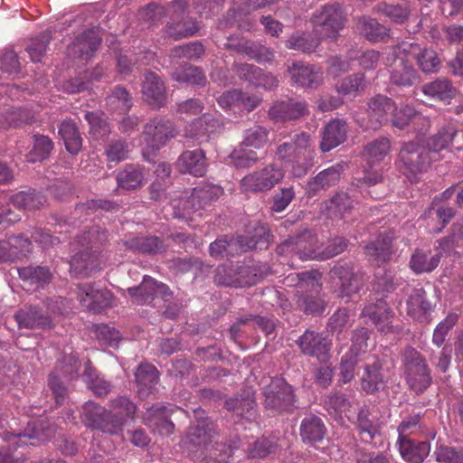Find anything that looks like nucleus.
Wrapping results in <instances>:
<instances>
[{
  "label": "nucleus",
  "mask_w": 463,
  "mask_h": 463,
  "mask_svg": "<svg viewBox=\"0 0 463 463\" xmlns=\"http://www.w3.org/2000/svg\"><path fill=\"white\" fill-rule=\"evenodd\" d=\"M316 151L311 135L307 132L295 134L289 140L277 146L275 156L285 165L294 177L307 175L314 165Z\"/></svg>",
  "instance_id": "nucleus-1"
},
{
  "label": "nucleus",
  "mask_w": 463,
  "mask_h": 463,
  "mask_svg": "<svg viewBox=\"0 0 463 463\" xmlns=\"http://www.w3.org/2000/svg\"><path fill=\"white\" fill-rule=\"evenodd\" d=\"M310 238V232H305L302 234L290 236L283 243L278 246L277 252L280 255H297L302 260L313 259L327 260L344 252L348 245V241L345 238L335 237L328 242L323 251L317 252L315 250L307 247V241Z\"/></svg>",
  "instance_id": "nucleus-2"
},
{
  "label": "nucleus",
  "mask_w": 463,
  "mask_h": 463,
  "mask_svg": "<svg viewBox=\"0 0 463 463\" xmlns=\"http://www.w3.org/2000/svg\"><path fill=\"white\" fill-rule=\"evenodd\" d=\"M405 380L410 389L422 393L432 383L431 370L424 356L413 347L408 346L402 354Z\"/></svg>",
  "instance_id": "nucleus-3"
},
{
  "label": "nucleus",
  "mask_w": 463,
  "mask_h": 463,
  "mask_svg": "<svg viewBox=\"0 0 463 463\" xmlns=\"http://www.w3.org/2000/svg\"><path fill=\"white\" fill-rule=\"evenodd\" d=\"M310 21L322 38L335 40L345 27V14L342 5L334 2L317 8Z\"/></svg>",
  "instance_id": "nucleus-4"
},
{
  "label": "nucleus",
  "mask_w": 463,
  "mask_h": 463,
  "mask_svg": "<svg viewBox=\"0 0 463 463\" xmlns=\"http://www.w3.org/2000/svg\"><path fill=\"white\" fill-rule=\"evenodd\" d=\"M81 419L88 428L103 433L118 435L122 431L123 418L113 416L110 410L91 401L82 406Z\"/></svg>",
  "instance_id": "nucleus-5"
},
{
  "label": "nucleus",
  "mask_w": 463,
  "mask_h": 463,
  "mask_svg": "<svg viewBox=\"0 0 463 463\" xmlns=\"http://www.w3.org/2000/svg\"><path fill=\"white\" fill-rule=\"evenodd\" d=\"M430 152L414 142L403 145L399 153L397 165L409 179L425 172L430 165Z\"/></svg>",
  "instance_id": "nucleus-6"
},
{
  "label": "nucleus",
  "mask_w": 463,
  "mask_h": 463,
  "mask_svg": "<svg viewBox=\"0 0 463 463\" xmlns=\"http://www.w3.org/2000/svg\"><path fill=\"white\" fill-rule=\"evenodd\" d=\"M222 193L223 189L220 185L203 184L194 187L184 198L174 200L173 206L183 214L196 213L217 201Z\"/></svg>",
  "instance_id": "nucleus-7"
},
{
  "label": "nucleus",
  "mask_w": 463,
  "mask_h": 463,
  "mask_svg": "<svg viewBox=\"0 0 463 463\" xmlns=\"http://www.w3.org/2000/svg\"><path fill=\"white\" fill-rule=\"evenodd\" d=\"M264 406L267 410L280 413L290 411L296 402L291 385L282 378H273L264 387Z\"/></svg>",
  "instance_id": "nucleus-8"
},
{
  "label": "nucleus",
  "mask_w": 463,
  "mask_h": 463,
  "mask_svg": "<svg viewBox=\"0 0 463 463\" xmlns=\"http://www.w3.org/2000/svg\"><path fill=\"white\" fill-rule=\"evenodd\" d=\"M284 175L283 168L272 163L244 176L241 184L247 192H265L280 183Z\"/></svg>",
  "instance_id": "nucleus-9"
},
{
  "label": "nucleus",
  "mask_w": 463,
  "mask_h": 463,
  "mask_svg": "<svg viewBox=\"0 0 463 463\" xmlns=\"http://www.w3.org/2000/svg\"><path fill=\"white\" fill-rule=\"evenodd\" d=\"M309 114L307 103L301 99L286 98L272 103L268 111L270 120L275 123L296 121Z\"/></svg>",
  "instance_id": "nucleus-10"
},
{
  "label": "nucleus",
  "mask_w": 463,
  "mask_h": 463,
  "mask_svg": "<svg viewBox=\"0 0 463 463\" xmlns=\"http://www.w3.org/2000/svg\"><path fill=\"white\" fill-rule=\"evenodd\" d=\"M173 123L163 118H154L146 124L143 130L144 139L152 152L158 151L175 136Z\"/></svg>",
  "instance_id": "nucleus-11"
},
{
  "label": "nucleus",
  "mask_w": 463,
  "mask_h": 463,
  "mask_svg": "<svg viewBox=\"0 0 463 463\" xmlns=\"http://www.w3.org/2000/svg\"><path fill=\"white\" fill-rule=\"evenodd\" d=\"M333 280L334 291L340 298L350 297L358 292L362 287V281L358 274L354 272L352 266L348 264L336 265L330 270Z\"/></svg>",
  "instance_id": "nucleus-12"
},
{
  "label": "nucleus",
  "mask_w": 463,
  "mask_h": 463,
  "mask_svg": "<svg viewBox=\"0 0 463 463\" xmlns=\"http://www.w3.org/2000/svg\"><path fill=\"white\" fill-rule=\"evenodd\" d=\"M78 298L88 310L100 313L111 306L112 294L95 284L84 283L78 287Z\"/></svg>",
  "instance_id": "nucleus-13"
},
{
  "label": "nucleus",
  "mask_w": 463,
  "mask_h": 463,
  "mask_svg": "<svg viewBox=\"0 0 463 463\" xmlns=\"http://www.w3.org/2000/svg\"><path fill=\"white\" fill-rule=\"evenodd\" d=\"M288 71L293 84L302 88L317 89L324 81V73L320 68L302 61L293 62Z\"/></svg>",
  "instance_id": "nucleus-14"
},
{
  "label": "nucleus",
  "mask_w": 463,
  "mask_h": 463,
  "mask_svg": "<svg viewBox=\"0 0 463 463\" xmlns=\"http://www.w3.org/2000/svg\"><path fill=\"white\" fill-rule=\"evenodd\" d=\"M297 344L305 355L316 357L320 361H325L328 357L331 343L322 334L306 330Z\"/></svg>",
  "instance_id": "nucleus-15"
},
{
  "label": "nucleus",
  "mask_w": 463,
  "mask_h": 463,
  "mask_svg": "<svg viewBox=\"0 0 463 463\" xmlns=\"http://www.w3.org/2000/svg\"><path fill=\"white\" fill-rule=\"evenodd\" d=\"M143 99L153 108L164 107L166 100L165 86L160 76L153 71L144 75L142 82Z\"/></svg>",
  "instance_id": "nucleus-16"
},
{
  "label": "nucleus",
  "mask_w": 463,
  "mask_h": 463,
  "mask_svg": "<svg viewBox=\"0 0 463 463\" xmlns=\"http://www.w3.org/2000/svg\"><path fill=\"white\" fill-rule=\"evenodd\" d=\"M214 433L213 423L203 420L202 425L199 423L189 428L182 444L189 452H195L207 448L213 441Z\"/></svg>",
  "instance_id": "nucleus-17"
},
{
  "label": "nucleus",
  "mask_w": 463,
  "mask_h": 463,
  "mask_svg": "<svg viewBox=\"0 0 463 463\" xmlns=\"http://www.w3.org/2000/svg\"><path fill=\"white\" fill-rule=\"evenodd\" d=\"M395 103L384 95H376L368 101L369 123L367 128L376 129L389 120V115L394 112Z\"/></svg>",
  "instance_id": "nucleus-18"
},
{
  "label": "nucleus",
  "mask_w": 463,
  "mask_h": 463,
  "mask_svg": "<svg viewBox=\"0 0 463 463\" xmlns=\"http://www.w3.org/2000/svg\"><path fill=\"white\" fill-rule=\"evenodd\" d=\"M102 269L99 254L79 249L70 261L71 273L77 278L89 277Z\"/></svg>",
  "instance_id": "nucleus-19"
},
{
  "label": "nucleus",
  "mask_w": 463,
  "mask_h": 463,
  "mask_svg": "<svg viewBox=\"0 0 463 463\" xmlns=\"http://www.w3.org/2000/svg\"><path fill=\"white\" fill-rule=\"evenodd\" d=\"M14 319L19 328L36 329L51 327L52 323L49 315L36 306H27L20 308L14 314Z\"/></svg>",
  "instance_id": "nucleus-20"
},
{
  "label": "nucleus",
  "mask_w": 463,
  "mask_h": 463,
  "mask_svg": "<svg viewBox=\"0 0 463 463\" xmlns=\"http://www.w3.org/2000/svg\"><path fill=\"white\" fill-rule=\"evenodd\" d=\"M225 407L236 415L251 420L256 414L255 391L251 387L242 389L237 396L225 401Z\"/></svg>",
  "instance_id": "nucleus-21"
},
{
  "label": "nucleus",
  "mask_w": 463,
  "mask_h": 463,
  "mask_svg": "<svg viewBox=\"0 0 463 463\" xmlns=\"http://www.w3.org/2000/svg\"><path fill=\"white\" fill-rule=\"evenodd\" d=\"M347 126L342 119L329 121L321 132L320 149L322 152H329L341 145L346 139Z\"/></svg>",
  "instance_id": "nucleus-22"
},
{
  "label": "nucleus",
  "mask_w": 463,
  "mask_h": 463,
  "mask_svg": "<svg viewBox=\"0 0 463 463\" xmlns=\"http://www.w3.org/2000/svg\"><path fill=\"white\" fill-rule=\"evenodd\" d=\"M176 167L182 174L203 176L207 169L204 152L202 149L183 152L176 161Z\"/></svg>",
  "instance_id": "nucleus-23"
},
{
  "label": "nucleus",
  "mask_w": 463,
  "mask_h": 463,
  "mask_svg": "<svg viewBox=\"0 0 463 463\" xmlns=\"http://www.w3.org/2000/svg\"><path fill=\"white\" fill-rule=\"evenodd\" d=\"M387 379L383 373V364L375 361L372 364L364 367L361 377V387L368 394H374L383 391L386 386Z\"/></svg>",
  "instance_id": "nucleus-24"
},
{
  "label": "nucleus",
  "mask_w": 463,
  "mask_h": 463,
  "mask_svg": "<svg viewBox=\"0 0 463 463\" xmlns=\"http://www.w3.org/2000/svg\"><path fill=\"white\" fill-rule=\"evenodd\" d=\"M362 316L368 317L377 326L378 330L385 334L393 333L398 327L393 326L389 322L391 310L383 299H380L375 304L365 306L362 311Z\"/></svg>",
  "instance_id": "nucleus-25"
},
{
  "label": "nucleus",
  "mask_w": 463,
  "mask_h": 463,
  "mask_svg": "<svg viewBox=\"0 0 463 463\" xmlns=\"http://www.w3.org/2000/svg\"><path fill=\"white\" fill-rule=\"evenodd\" d=\"M169 411L161 404H155L146 410L145 420L152 431H157L160 435H169L173 433L175 425L168 419Z\"/></svg>",
  "instance_id": "nucleus-26"
},
{
  "label": "nucleus",
  "mask_w": 463,
  "mask_h": 463,
  "mask_svg": "<svg viewBox=\"0 0 463 463\" xmlns=\"http://www.w3.org/2000/svg\"><path fill=\"white\" fill-rule=\"evenodd\" d=\"M431 303L427 298L426 291L422 288H413L407 300V313L414 320L427 322Z\"/></svg>",
  "instance_id": "nucleus-27"
},
{
  "label": "nucleus",
  "mask_w": 463,
  "mask_h": 463,
  "mask_svg": "<svg viewBox=\"0 0 463 463\" xmlns=\"http://www.w3.org/2000/svg\"><path fill=\"white\" fill-rule=\"evenodd\" d=\"M342 172L343 165L340 164L319 172L314 178L308 181L307 184V193L310 195H315L322 190L335 185L340 180Z\"/></svg>",
  "instance_id": "nucleus-28"
},
{
  "label": "nucleus",
  "mask_w": 463,
  "mask_h": 463,
  "mask_svg": "<svg viewBox=\"0 0 463 463\" xmlns=\"http://www.w3.org/2000/svg\"><path fill=\"white\" fill-rule=\"evenodd\" d=\"M124 243L133 251L148 255L162 254L168 247L165 240L157 236L133 237Z\"/></svg>",
  "instance_id": "nucleus-29"
},
{
  "label": "nucleus",
  "mask_w": 463,
  "mask_h": 463,
  "mask_svg": "<svg viewBox=\"0 0 463 463\" xmlns=\"http://www.w3.org/2000/svg\"><path fill=\"white\" fill-rule=\"evenodd\" d=\"M364 251L369 260L376 265L387 262L392 254V237L379 235L365 246Z\"/></svg>",
  "instance_id": "nucleus-30"
},
{
  "label": "nucleus",
  "mask_w": 463,
  "mask_h": 463,
  "mask_svg": "<svg viewBox=\"0 0 463 463\" xmlns=\"http://www.w3.org/2000/svg\"><path fill=\"white\" fill-rule=\"evenodd\" d=\"M137 393L141 399L147 398L158 383V372L150 364H141L135 373Z\"/></svg>",
  "instance_id": "nucleus-31"
},
{
  "label": "nucleus",
  "mask_w": 463,
  "mask_h": 463,
  "mask_svg": "<svg viewBox=\"0 0 463 463\" xmlns=\"http://www.w3.org/2000/svg\"><path fill=\"white\" fill-rule=\"evenodd\" d=\"M221 126L220 119L203 114V117L194 119L185 127L184 136L197 140L203 139L209 134L215 132Z\"/></svg>",
  "instance_id": "nucleus-32"
},
{
  "label": "nucleus",
  "mask_w": 463,
  "mask_h": 463,
  "mask_svg": "<svg viewBox=\"0 0 463 463\" xmlns=\"http://www.w3.org/2000/svg\"><path fill=\"white\" fill-rule=\"evenodd\" d=\"M418 79V73L412 64L402 57L395 60L391 71V82L399 87H411Z\"/></svg>",
  "instance_id": "nucleus-33"
},
{
  "label": "nucleus",
  "mask_w": 463,
  "mask_h": 463,
  "mask_svg": "<svg viewBox=\"0 0 463 463\" xmlns=\"http://www.w3.org/2000/svg\"><path fill=\"white\" fill-rule=\"evenodd\" d=\"M398 444L402 458L410 463H421L430 450V446L426 441L402 439Z\"/></svg>",
  "instance_id": "nucleus-34"
},
{
  "label": "nucleus",
  "mask_w": 463,
  "mask_h": 463,
  "mask_svg": "<svg viewBox=\"0 0 463 463\" xmlns=\"http://www.w3.org/2000/svg\"><path fill=\"white\" fill-rule=\"evenodd\" d=\"M108 233L99 226H94L77 236L76 243L82 250L99 254V249L107 242Z\"/></svg>",
  "instance_id": "nucleus-35"
},
{
  "label": "nucleus",
  "mask_w": 463,
  "mask_h": 463,
  "mask_svg": "<svg viewBox=\"0 0 463 463\" xmlns=\"http://www.w3.org/2000/svg\"><path fill=\"white\" fill-rule=\"evenodd\" d=\"M317 34L319 33L317 31L316 33H294L286 41V47L304 53H311L320 44L322 37Z\"/></svg>",
  "instance_id": "nucleus-36"
},
{
  "label": "nucleus",
  "mask_w": 463,
  "mask_h": 463,
  "mask_svg": "<svg viewBox=\"0 0 463 463\" xmlns=\"http://www.w3.org/2000/svg\"><path fill=\"white\" fill-rule=\"evenodd\" d=\"M326 427L322 420L316 415H307L301 421L300 436L304 442L315 443L323 439Z\"/></svg>",
  "instance_id": "nucleus-37"
},
{
  "label": "nucleus",
  "mask_w": 463,
  "mask_h": 463,
  "mask_svg": "<svg viewBox=\"0 0 463 463\" xmlns=\"http://www.w3.org/2000/svg\"><path fill=\"white\" fill-rule=\"evenodd\" d=\"M200 30V24L195 18L186 15L175 22H169L166 33L175 40H181L195 35Z\"/></svg>",
  "instance_id": "nucleus-38"
},
{
  "label": "nucleus",
  "mask_w": 463,
  "mask_h": 463,
  "mask_svg": "<svg viewBox=\"0 0 463 463\" xmlns=\"http://www.w3.org/2000/svg\"><path fill=\"white\" fill-rule=\"evenodd\" d=\"M65 147L71 155L78 154L82 147V137L75 122L71 119L62 121L59 128Z\"/></svg>",
  "instance_id": "nucleus-39"
},
{
  "label": "nucleus",
  "mask_w": 463,
  "mask_h": 463,
  "mask_svg": "<svg viewBox=\"0 0 463 463\" xmlns=\"http://www.w3.org/2000/svg\"><path fill=\"white\" fill-rule=\"evenodd\" d=\"M358 198L355 196V190L349 189L348 192H339L331 198L327 208L335 216L343 218L357 203Z\"/></svg>",
  "instance_id": "nucleus-40"
},
{
  "label": "nucleus",
  "mask_w": 463,
  "mask_h": 463,
  "mask_svg": "<svg viewBox=\"0 0 463 463\" xmlns=\"http://www.w3.org/2000/svg\"><path fill=\"white\" fill-rule=\"evenodd\" d=\"M440 253L433 254L430 250H417L411 258L410 267L417 274L431 272L440 261Z\"/></svg>",
  "instance_id": "nucleus-41"
},
{
  "label": "nucleus",
  "mask_w": 463,
  "mask_h": 463,
  "mask_svg": "<svg viewBox=\"0 0 463 463\" xmlns=\"http://www.w3.org/2000/svg\"><path fill=\"white\" fill-rule=\"evenodd\" d=\"M100 43L101 36L98 30H87L77 37L75 52H79L81 58L89 59L98 50Z\"/></svg>",
  "instance_id": "nucleus-42"
},
{
  "label": "nucleus",
  "mask_w": 463,
  "mask_h": 463,
  "mask_svg": "<svg viewBox=\"0 0 463 463\" xmlns=\"http://www.w3.org/2000/svg\"><path fill=\"white\" fill-rule=\"evenodd\" d=\"M20 279L29 285L43 288L52 280V273L46 267H23L18 269Z\"/></svg>",
  "instance_id": "nucleus-43"
},
{
  "label": "nucleus",
  "mask_w": 463,
  "mask_h": 463,
  "mask_svg": "<svg viewBox=\"0 0 463 463\" xmlns=\"http://www.w3.org/2000/svg\"><path fill=\"white\" fill-rule=\"evenodd\" d=\"M11 203L19 210H35L43 206L46 197L35 190L21 191L10 198Z\"/></svg>",
  "instance_id": "nucleus-44"
},
{
  "label": "nucleus",
  "mask_w": 463,
  "mask_h": 463,
  "mask_svg": "<svg viewBox=\"0 0 463 463\" xmlns=\"http://www.w3.org/2000/svg\"><path fill=\"white\" fill-rule=\"evenodd\" d=\"M458 134L457 128L452 124L441 127L439 131L429 138L427 146L430 153H439L447 149L452 144Z\"/></svg>",
  "instance_id": "nucleus-45"
},
{
  "label": "nucleus",
  "mask_w": 463,
  "mask_h": 463,
  "mask_svg": "<svg viewBox=\"0 0 463 463\" xmlns=\"http://www.w3.org/2000/svg\"><path fill=\"white\" fill-rule=\"evenodd\" d=\"M33 117V112L30 109L10 107L1 113L0 124L4 128H16L23 124L32 123Z\"/></svg>",
  "instance_id": "nucleus-46"
},
{
  "label": "nucleus",
  "mask_w": 463,
  "mask_h": 463,
  "mask_svg": "<svg viewBox=\"0 0 463 463\" xmlns=\"http://www.w3.org/2000/svg\"><path fill=\"white\" fill-rule=\"evenodd\" d=\"M374 11L396 24H403L411 14L410 6L405 2L398 4L379 3L375 5Z\"/></svg>",
  "instance_id": "nucleus-47"
},
{
  "label": "nucleus",
  "mask_w": 463,
  "mask_h": 463,
  "mask_svg": "<svg viewBox=\"0 0 463 463\" xmlns=\"http://www.w3.org/2000/svg\"><path fill=\"white\" fill-rule=\"evenodd\" d=\"M106 106L110 111L126 113L132 107V99L125 88L118 85L107 96Z\"/></svg>",
  "instance_id": "nucleus-48"
},
{
  "label": "nucleus",
  "mask_w": 463,
  "mask_h": 463,
  "mask_svg": "<svg viewBox=\"0 0 463 463\" xmlns=\"http://www.w3.org/2000/svg\"><path fill=\"white\" fill-rule=\"evenodd\" d=\"M390 148V140L386 137H379L364 146V155L369 164L375 165L389 157Z\"/></svg>",
  "instance_id": "nucleus-49"
},
{
  "label": "nucleus",
  "mask_w": 463,
  "mask_h": 463,
  "mask_svg": "<svg viewBox=\"0 0 463 463\" xmlns=\"http://www.w3.org/2000/svg\"><path fill=\"white\" fill-rule=\"evenodd\" d=\"M144 173L141 167L128 165L118 174L117 182L120 188L136 190L143 184Z\"/></svg>",
  "instance_id": "nucleus-50"
},
{
  "label": "nucleus",
  "mask_w": 463,
  "mask_h": 463,
  "mask_svg": "<svg viewBox=\"0 0 463 463\" xmlns=\"http://www.w3.org/2000/svg\"><path fill=\"white\" fill-rule=\"evenodd\" d=\"M361 33L370 42H382L388 37L389 30L375 19L363 16L358 20Z\"/></svg>",
  "instance_id": "nucleus-51"
},
{
  "label": "nucleus",
  "mask_w": 463,
  "mask_h": 463,
  "mask_svg": "<svg viewBox=\"0 0 463 463\" xmlns=\"http://www.w3.org/2000/svg\"><path fill=\"white\" fill-rule=\"evenodd\" d=\"M424 94L439 100H449L456 93V90L447 79H438L422 86Z\"/></svg>",
  "instance_id": "nucleus-52"
},
{
  "label": "nucleus",
  "mask_w": 463,
  "mask_h": 463,
  "mask_svg": "<svg viewBox=\"0 0 463 463\" xmlns=\"http://www.w3.org/2000/svg\"><path fill=\"white\" fill-rule=\"evenodd\" d=\"M269 130L260 125H254L243 132L241 145L247 147L260 149L263 147L269 140Z\"/></svg>",
  "instance_id": "nucleus-53"
},
{
  "label": "nucleus",
  "mask_w": 463,
  "mask_h": 463,
  "mask_svg": "<svg viewBox=\"0 0 463 463\" xmlns=\"http://www.w3.org/2000/svg\"><path fill=\"white\" fill-rule=\"evenodd\" d=\"M365 87V77L363 73H355L345 77L335 84V90L342 96H355Z\"/></svg>",
  "instance_id": "nucleus-54"
},
{
  "label": "nucleus",
  "mask_w": 463,
  "mask_h": 463,
  "mask_svg": "<svg viewBox=\"0 0 463 463\" xmlns=\"http://www.w3.org/2000/svg\"><path fill=\"white\" fill-rule=\"evenodd\" d=\"M156 280L149 276H145L142 283L137 287L128 288V292L136 298L137 304H147L155 298Z\"/></svg>",
  "instance_id": "nucleus-55"
},
{
  "label": "nucleus",
  "mask_w": 463,
  "mask_h": 463,
  "mask_svg": "<svg viewBox=\"0 0 463 463\" xmlns=\"http://www.w3.org/2000/svg\"><path fill=\"white\" fill-rule=\"evenodd\" d=\"M53 149L52 139L43 135L33 136V146L26 155L28 162L34 163L47 158Z\"/></svg>",
  "instance_id": "nucleus-56"
},
{
  "label": "nucleus",
  "mask_w": 463,
  "mask_h": 463,
  "mask_svg": "<svg viewBox=\"0 0 463 463\" xmlns=\"http://www.w3.org/2000/svg\"><path fill=\"white\" fill-rule=\"evenodd\" d=\"M300 282L296 297L309 293L318 294L322 289L321 273L317 270H307L300 272Z\"/></svg>",
  "instance_id": "nucleus-57"
},
{
  "label": "nucleus",
  "mask_w": 463,
  "mask_h": 463,
  "mask_svg": "<svg viewBox=\"0 0 463 463\" xmlns=\"http://www.w3.org/2000/svg\"><path fill=\"white\" fill-rule=\"evenodd\" d=\"M85 119L90 125V132L95 139H103L110 133V126L103 113L87 112Z\"/></svg>",
  "instance_id": "nucleus-58"
},
{
  "label": "nucleus",
  "mask_w": 463,
  "mask_h": 463,
  "mask_svg": "<svg viewBox=\"0 0 463 463\" xmlns=\"http://www.w3.org/2000/svg\"><path fill=\"white\" fill-rule=\"evenodd\" d=\"M83 377L89 388L97 396H105L111 391L110 383L99 377L96 371L88 364L84 370Z\"/></svg>",
  "instance_id": "nucleus-59"
},
{
  "label": "nucleus",
  "mask_w": 463,
  "mask_h": 463,
  "mask_svg": "<svg viewBox=\"0 0 463 463\" xmlns=\"http://www.w3.org/2000/svg\"><path fill=\"white\" fill-rule=\"evenodd\" d=\"M136 410V405L126 396H119L110 402V411L112 415L123 418L122 428L128 420L134 419Z\"/></svg>",
  "instance_id": "nucleus-60"
},
{
  "label": "nucleus",
  "mask_w": 463,
  "mask_h": 463,
  "mask_svg": "<svg viewBox=\"0 0 463 463\" xmlns=\"http://www.w3.org/2000/svg\"><path fill=\"white\" fill-rule=\"evenodd\" d=\"M369 417L370 411L368 408H362L357 415L356 425L361 435V439L367 443L372 442L375 435L378 433L377 427Z\"/></svg>",
  "instance_id": "nucleus-61"
},
{
  "label": "nucleus",
  "mask_w": 463,
  "mask_h": 463,
  "mask_svg": "<svg viewBox=\"0 0 463 463\" xmlns=\"http://www.w3.org/2000/svg\"><path fill=\"white\" fill-rule=\"evenodd\" d=\"M51 39L52 33L49 31L41 33L36 38L31 39L26 46V52L33 62L42 61Z\"/></svg>",
  "instance_id": "nucleus-62"
},
{
  "label": "nucleus",
  "mask_w": 463,
  "mask_h": 463,
  "mask_svg": "<svg viewBox=\"0 0 463 463\" xmlns=\"http://www.w3.org/2000/svg\"><path fill=\"white\" fill-rule=\"evenodd\" d=\"M214 282L219 286L234 288H243L247 283V281L241 279H236L235 269L226 265L219 266L216 269Z\"/></svg>",
  "instance_id": "nucleus-63"
},
{
  "label": "nucleus",
  "mask_w": 463,
  "mask_h": 463,
  "mask_svg": "<svg viewBox=\"0 0 463 463\" xmlns=\"http://www.w3.org/2000/svg\"><path fill=\"white\" fill-rule=\"evenodd\" d=\"M297 304L306 314H321L326 308V301L319 293L300 295L297 298Z\"/></svg>",
  "instance_id": "nucleus-64"
}]
</instances>
